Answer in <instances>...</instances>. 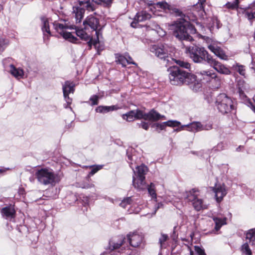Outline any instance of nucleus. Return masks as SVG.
I'll use <instances>...</instances> for the list:
<instances>
[{
    "instance_id": "1",
    "label": "nucleus",
    "mask_w": 255,
    "mask_h": 255,
    "mask_svg": "<svg viewBox=\"0 0 255 255\" xmlns=\"http://www.w3.org/2000/svg\"><path fill=\"white\" fill-rule=\"evenodd\" d=\"M173 34L177 38L180 40L191 41L192 37L189 35V32L191 33L195 32V29L189 23V21L184 19L177 21L172 25Z\"/></svg>"
},
{
    "instance_id": "2",
    "label": "nucleus",
    "mask_w": 255,
    "mask_h": 255,
    "mask_svg": "<svg viewBox=\"0 0 255 255\" xmlns=\"http://www.w3.org/2000/svg\"><path fill=\"white\" fill-rule=\"evenodd\" d=\"M185 53L194 62L197 63H200L203 61L208 63L212 58L204 47L197 45L186 47Z\"/></svg>"
},
{
    "instance_id": "3",
    "label": "nucleus",
    "mask_w": 255,
    "mask_h": 255,
    "mask_svg": "<svg viewBox=\"0 0 255 255\" xmlns=\"http://www.w3.org/2000/svg\"><path fill=\"white\" fill-rule=\"evenodd\" d=\"M35 176L39 182L45 185H54L59 181L57 175L52 169L46 168L37 170Z\"/></svg>"
},
{
    "instance_id": "4",
    "label": "nucleus",
    "mask_w": 255,
    "mask_h": 255,
    "mask_svg": "<svg viewBox=\"0 0 255 255\" xmlns=\"http://www.w3.org/2000/svg\"><path fill=\"white\" fill-rule=\"evenodd\" d=\"M216 106L219 111L225 114L235 109V103L232 98L225 94H220L216 98Z\"/></svg>"
},
{
    "instance_id": "5",
    "label": "nucleus",
    "mask_w": 255,
    "mask_h": 255,
    "mask_svg": "<svg viewBox=\"0 0 255 255\" xmlns=\"http://www.w3.org/2000/svg\"><path fill=\"white\" fill-rule=\"evenodd\" d=\"M53 25L55 30L59 33L65 39L73 43H76L77 38L70 32L66 31L67 29H74L72 26H69L65 22H61L55 21Z\"/></svg>"
},
{
    "instance_id": "6",
    "label": "nucleus",
    "mask_w": 255,
    "mask_h": 255,
    "mask_svg": "<svg viewBox=\"0 0 255 255\" xmlns=\"http://www.w3.org/2000/svg\"><path fill=\"white\" fill-rule=\"evenodd\" d=\"M169 78L171 84L177 85L183 84L187 72L177 66L168 69Z\"/></svg>"
},
{
    "instance_id": "7",
    "label": "nucleus",
    "mask_w": 255,
    "mask_h": 255,
    "mask_svg": "<svg viewBox=\"0 0 255 255\" xmlns=\"http://www.w3.org/2000/svg\"><path fill=\"white\" fill-rule=\"evenodd\" d=\"M150 51L158 58L165 60L170 55L172 48L167 45H154L151 47Z\"/></svg>"
},
{
    "instance_id": "8",
    "label": "nucleus",
    "mask_w": 255,
    "mask_h": 255,
    "mask_svg": "<svg viewBox=\"0 0 255 255\" xmlns=\"http://www.w3.org/2000/svg\"><path fill=\"white\" fill-rule=\"evenodd\" d=\"M83 24L84 29H88L89 27L93 31H96L97 41L99 42V38L102 36V32L100 29H98V27L100 26L99 19L93 15H90L84 21Z\"/></svg>"
},
{
    "instance_id": "9",
    "label": "nucleus",
    "mask_w": 255,
    "mask_h": 255,
    "mask_svg": "<svg viewBox=\"0 0 255 255\" xmlns=\"http://www.w3.org/2000/svg\"><path fill=\"white\" fill-rule=\"evenodd\" d=\"M198 191L195 189L187 192L186 198L189 201L192 202L194 209L197 211H200L207 207L203 204L202 199H198Z\"/></svg>"
},
{
    "instance_id": "10",
    "label": "nucleus",
    "mask_w": 255,
    "mask_h": 255,
    "mask_svg": "<svg viewBox=\"0 0 255 255\" xmlns=\"http://www.w3.org/2000/svg\"><path fill=\"white\" fill-rule=\"evenodd\" d=\"M208 48L215 55L223 60H227L228 56L220 46V43L213 40H209L208 42Z\"/></svg>"
},
{
    "instance_id": "11",
    "label": "nucleus",
    "mask_w": 255,
    "mask_h": 255,
    "mask_svg": "<svg viewBox=\"0 0 255 255\" xmlns=\"http://www.w3.org/2000/svg\"><path fill=\"white\" fill-rule=\"evenodd\" d=\"M76 35L79 37L81 39L85 41H88V45L90 48H91L92 45H94L96 48H97L98 51L102 50L98 47L97 44L99 43V42L97 41V39L93 40L92 37H91L83 29H76Z\"/></svg>"
},
{
    "instance_id": "12",
    "label": "nucleus",
    "mask_w": 255,
    "mask_h": 255,
    "mask_svg": "<svg viewBox=\"0 0 255 255\" xmlns=\"http://www.w3.org/2000/svg\"><path fill=\"white\" fill-rule=\"evenodd\" d=\"M197 75L195 76L194 74L187 72V75L185 76L183 84L190 85L191 88L193 90L197 91L201 86V83L197 80Z\"/></svg>"
},
{
    "instance_id": "13",
    "label": "nucleus",
    "mask_w": 255,
    "mask_h": 255,
    "mask_svg": "<svg viewBox=\"0 0 255 255\" xmlns=\"http://www.w3.org/2000/svg\"><path fill=\"white\" fill-rule=\"evenodd\" d=\"M154 8L162 9L166 12L175 14L176 15H180L181 13L178 9L164 1L157 2Z\"/></svg>"
},
{
    "instance_id": "14",
    "label": "nucleus",
    "mask_w": 255,
    "mask_h": 255,
    "mask_svg": "<svg viewBox=\"0 0 255 255\" xmlns=\"http://www.w3.org/2000/svg\"><path fill=\"white\" fill-rule=\"evenodd\" d=\"M212 190L215 193L216 200L218 203L222 201L227 193V189L224 184H216L215 187L212 188Z\"/></svg>"
},
{
    "instance_id": "15",
    "label": "nucleus",
    "mask_w": 255,
    "mask_h": 255,
    "mask_svg": "<svg viewBox=\"0 0 255 255\" xmlns=\"http://www.w3.org/2000/svg\"><path fill=\"white\" fill-rule=\"evenodd\" d=\"M211 61L208 64L212 67L218 72L225 75H229L231 74L230 69L226 67L221 63L216 61L213 57L211 59Z\"/></svg>"
},
{
    "instance_id": "16",
    "label": "nucleus",
    "mask_w": 255,
    "mask_h": 255,
    "mask_svg": "<svg viewBox=\"0 0 255 255\" xmlns=\"http://www.w3.org/2000/svg\"><path fill=\"white\" fill-rule=\"evenodd\" d=\"M128 241L131 246L137 248L140 246L143 241V237L142 235L133 233L127 236Z\"/></svg>"
},
{
    "instance_id": "17",
    "label": "nucleus",
    "mask_w": 255,
    "mask_h": 255,
    "mask_svg": "<svg viewBox=\"0 0 255 255\" xmlns=\"http://www.w3.org/2000/svg\"><path fill=\"white\" fill-rule=\"evenodd\" d=\"M151 18V15L145 11H141L136 13L134 18L133 21L131 23V27H136V23L138 22L143 21Z\"/></svg>"
},
{
    "instance_id": "18",
    "label": "nucleus",
    "mask_w": 255,
    "mask_h": 255,
    "mask_svg": "<svg viewBox=\"0 0 255 255\" xmlns=\"http://www.w3.org/2000/svg\"><path fill=\"white\" fill-rule=\"evenodd\" d=\"M145 177L135 178L132 177V185L134 187L138 190H143L146 189L147 185L145 181Z\"/></svg>"
},
{
    "instance_id": "19",
    "label": "nucleus",
    "mask_w": 255,
    "mask_h": 255,
    "mask_svg": "<svg viewBox=\"0 0 255 255\" xmlns=\"http://www.w3.org/2000/svg\"><path fill=\"white\" fill-rule=\"evenodd\" d=\"M214 73L211 71H202L197 73L198 78L203 83H211Z\"/></svg>"
},
{
    "instance_id": "20",
    "label": "nucleus",
    "mask_w": 255,
    "mask_h": 255,
    "mask_svg": "<svg viewBox=\"0 0 255 255\" xmlns=\"http://www.w3.org/2000/svg\"><path fill=\"white\" fill-rule=\"evenodd\" d=\"M73 15L77 23H80L83 18L85 10L80 6L73 7Z\"/></svg>"
},
{
    "instance_id": "21",
    "label": "nucleus",
    "mask_w": 255,
    "mask_h": 255,
    "mask_svg": "<svg viewBox=\"0 0 255 255\" xmlns=\"http://www.w3.org/2000/svg\"><path fill=\"white\" fill-rule=\"evenodd\" d=\"M184 127H187V130L192 132H197L204 129L203 125L199 122H193L190 124L183 125L181 127L183 129Z\"/></svg>"
},
{
    "instance_id": "22",
    "label": "nucleus",
    "mask_w": 255,
    "mask_h": 255,
    "mask_svg": "<svg viewBox=\"0 0 255 255\" xmlns=\"http://www.w3.org/2000/svg\"><path fill=\"white\" fill-rule=\"evenodd\" d=\"M126 238L123 236L119 237V239L116 240V239L109 242L110 248L112 250L117 249L124 245Z\"/></svg>"
},
{
    "instance_id": "23",
    "label": "nucleus",
    "mask_w": 255,
    "mask_h": 255,
    "mask_svg": "<svg viewBox=\"0 0 255 255\" xmlns=\"http://www.w3.org/2000/svg\"><path fill=\"white\" fill-rule=\"evenodd\" d=\"M1 213L3 217L11 219L14 217L15 211L12 206L6 207L1 209Z\"/></svg>"
},
{
    "instance_id": "24",
    "label": "nucleus",
    "mask_w": 255,
    "mask_h": 255,
    "mask_svg": "<svg viewBox=\"0 0 255 255\" xmlns=\"http://www.w3.org/2000/svg\"><path fill=\"white\" fill-rule=\"evenodd\" d=\"M136 171H135L133 169L134 175L135 178H141L145 177V175L148 171L147 167L144 165H141L138 166L136 168Z\"/></svg>"
},
{
    "instance_id": "25",
    "label": "nucleus",
    "mask_w": 255,
    "mask_h": 255,
    "mask_svg": "<svg viewBox=\"0 0 255 255\" xmlns=\"http://www.w3.org/2000/svg\"><path fill=\"white\" fill-rule=\"evenodd\" d=\"M120 108L117 105L111 106H100L96 109V111L100 113H107L111 111H116L119 109Z\"/></svg>"
},
{
    "instance_id": "26",
    "label": "nucleus",
    "mask_w": 255,
    "mask_h": 255,
    "mask_svg": "<svg viewBox=\"0 0 255 255\" xmlns=\"http://www.w3.org/2000/svg\"><path fill=\"white\" fill-rule=\"evenodd\" d=\"M75 85L73 82L66 81L63 85V95H69L74 91Z\"/></svg>"
},
{
    "instance_id": "27",
    "label": "nucleus",
    "mask_w": 255,
    "mask_h": 255,
    "mask_svg": "<svg viewBox=\"0 0 255 255\" xmlns=\"http://www.w3.org/2000/svg\"><path fill=\"white\" fill-rule=\"evenodd\" d=\"M10 72L17 79L23 78L24 72L22 69L20 68H16L13 65L10 66Z\"/></svg>"
},
{
    "instance_id": "28",
    "label": "nucleus",
    "mask_w": 255,
    "mask_h": 255,
    "mask_svg": "<svg viewBox=\"0 0 255 255\" xmlns=\"http://www.w3.org/2000/svg\"><path fill=\"white\" fill-rule=\"evenodd\" d=\"M161 115L154 111V110H151L148 113H146V120L150 121H157L160 120Z\"/></svg>"
},
{
    "instance_id": "29",
    "label": "nucleus",
    "mask_w": 255,
    "mask_h": 255,
    "mask_svg": "<svg viewBox=\"0 0 255 255\" xmlns=\"http://www.w3.org/2000/svg\"><path fill=\"white\" fill-rule=\"evenodd\" d=\"M213 220L215 223V229L216 231H219L222 226L227 224V218L226 217L221 218L219 217H213Z\"/></svg>"
},
{
    "instance_id": "30",
    "label": "nucleus",
    "mask_w": 255,
    "mask_h": 255,
    "mask_svg": "<svg viewBox=\"0 0 255 255\" xmlns=\"http://www.w3.org/2000/svg\"><path fill=\"white\" fill-rule=\"evenodd\" d=\"M79 2L80 6L84 9H86L90 11H93L95 9L94 4L89 0L85 1H80Z\"/></svg>"
},
{
    "instance_id": "31",
    "label": "nucleus",
    "mask_w": 255,
    "mask_h": 255,
    "mask_svg": "<svg viewBox=\"0 0 255 255\" xmlns=\"http://www.w3.org/2000/svg\"><path fill=\"white\" fill-rule=\"evenodd\" d=\"M246 239L249 240V243L255 246V228L250 230L246 234Z\"/></svg>"
},
{
    "instance_id": "32",
    "label": "nucleus",
    "mask_w": 255,
    "mask_h": 255,
    "mask_svg": "<svg viewBox=\"0 0 255 255\" xmlns=\"http://www.w3.org/2000/svg\"><path fill=\"white\" fill-rule=\"evenodd\" d=\"M239 93L240 96L244 97L245 96V90L246 89L247 85L245 82L243 80H240L238 81L237 84Z\"/></svg>"
},
{
    "instance_id": "33",
    "label": "nucleus",
    "mask_w": 255,
    "mask_h": 255,
    "mask_svg": "<svg viewBox=\"0 0 255 255\" xmlns=\"http://www.w3.org/2000/svg\"><path fill=\"white\" fill-rule=\"evenodd\" d=\"M194 251H193L189 247L188 250L190 252V255H206L204 250L199 246L194 247Z\"/></svg>"
},
{
    "instance_id": "34",
    "label": "nucleus",
    "mask_w": 255,
    "mask_h": 255,
    "mask_svg": "<svg viewBox=\"0 0 255 255\" xmlns=\"http://www.w3.org/2000/svg\"><path fill=\"white\" fill-rule=\"evenodd\" d=\"M41 21L43 24V26L42 27V29L43 32H44V38L45 37V33L46 32L48 35H50V31L49 29V22L48 21L46 17H42Z\"/></svg>"
},
{
    "instance_id": "35",
    "label": "nucleus",
    "mask_w": 255,
    "mask_h": 255,
    "mask_svg": "<svg viewBox=\"0 0 255 255\" xmlns=\"http://www.w3.org/2000/svg\"><path fill=\"white\" fill-rule=\"evenodd\" d=\"M212 79L210 83L212 86L214 88H218L221 85V79L215 73L212 75Z\"/></svg>"
},
{
    "instance_id": "36",
    "label": "nucleus",
    "mask_w": 255,
    "mask_h": 255,
    "mask_svg": "<svg viewBox=\"0 0 255 255\" xmlns=\"http://www.w3.org/2000/svg\"><path fill=\"white\" fill-rule=\"evenodd\" d=\"M123 119L128 122H131L135 119L134 111L132 110L122 115Z\"/></svg>"
},
{
    "instance_id": "37",
    "label": "nucleus",
    "mask_w": 255,
    "mask_h": 255,
    "mask_svg": "<svg viewBox=\"0 0 255 255\" xmlns=\"http://www.w3.org/2000/svg\"><path fill=\"white\" fill-rule=\"evenodd\" d=\"M146 188L148 192L152 198L156 199L157 195L156 193L155 185L153 183H151L149 185H147Z\"/></svg>"
},
{
    "instance_id": "38",
    "label": "nucleus",
    "mask_w": 255,
    "mask_h": 255,
    "mask_svg": "<svg viewBox=\"0 0 255 255\" xmlns=\"http://www.w3.org/2000/svg\"><path fill=\"white\" fill-rule=\"evenodd\" d=\"M175 62L180 67L187 69H189L191 67L190 64L186 61L179 59L174 60Z\"/></svg>"
},
{
    "instance_id": "39",
    "label": "nucleus",
    "mask_w": 255,
    "mask_h": 255,
    "mask_svg": "<svg viewBox=\"0 0 255 255\" xmlns=\"http://www.w3.org/2000/svg\"><path fill=\"white\" fill-rule=\"evenodd\" d=\"M134 111L135 119L140 120L143 119L146 120V113H145L142 111L138 109Z\"/></svg>"
},
{
    "instance_id": "40",
    "label": "nucleus",
    "mask_w": 255,
    "mask_h": 255,
    "mask_svg": "<svg viewBox=\"0 0 255 255\" xmlns=\"http://www.w3.org/2000/svg\"><path fill=\"white\" fill-rule=\"evenodd\" d=\"M88 168H91V171L89 173V176H92L96 172H97L99 170L103 168V165H91L87 166Z\"/></svg>"
},
{
    "instance_id": "41",
    "label": "nucleus",
    "mask_w": 255,
    "mask_h": 255,
    "mask_svg": "<svg viewBox=\"0 0 255 255\" xmlns=\"http://www.w3.org/2000/svg\"><path fill=\"white\" fill-rule=\"evenodd\" d=\"M244 13L245 17L247 18L249 20H252V19L255 18V11H253L250 9L245 10Z\"/></svg>"
},
{
    "instance_id": "42",
    "label": "nucleus",
    "mask_w": 255,
    "mask_h": 255,
    "mask_svg": "<svg viewBox=\"0 0 255 255\" xmlns=\"http://www.w3.org/2000/svg\"><path fill=\"white\" fill-rule=\"evenodd\" d=\"M242 251L245 255H252V254L248 243H245L242 246Z\"/></svg>"
},
{
    "instance_id": "43",
    "label": "nucleus",
    "mask_w": 255,
    "mask_h": 255,
    "mask_svg": "<svg viewBox=\"0 0 255 255\" xmlns=\"http://www.w3.org/2000/svg\"><path fill=\"white\" fill-rule=\"evenodd\" d=\"M113 0H93V1L96 4L107 6L110 5Z\"/></svg>"
},
{
    "instance_id": "44",
    "label": "nucleus",
    "mask_w": 255,
    "mask_h": 255,
    "mask_svg": "<svg viewBox=\"0 0 255 255\" xmlns=\"http://www.w3.org/2000/svg\"><path fill=\"white\" fill-rule=\"evenodd\" d=\"M117 61L121 64L123 66H126L127 64V57L121 55L117 56Z\"/></svg>"
},
{
    "instance_id": "45",
    "label": "nucleus",
    "mask_w": 255,
    "mask_h": 255,
    "mask_svg": "<svg viewBox=\"0 0 255 255\" xmlns=\"http://www.w3.org/2000/svg\"><path fill=\"white\" fill-rule=\"evenodd\" d=\"M165 126L166 127H176L180 125V123L177 121H168L167 122H165Z\"/></svg>"
},
{
    "instance_id": "46",
    "label": "nucleus",
    "mask_w": 255,
    "mask_h": 255,
    "mask_svg": "<svg viewBox=\"0 0 255 255\" xmlns=\"http://www.w3.org/2000/svg\"><path fill=\"white\" fill-rule=\"evenodd\" d=\"M152 127L154 128L156 130H163L166 128L165 122L162 123H155L152 125Z\"/></svg>"
},
{
    "instance_id": "47",
    "label": "nucleus",
    "mask_w": 255,
    "mask_h": 255,
    "mask_svg": "<svg viewBox=\"0 0 255 255\" xmlns=\"http://www.w3.org/2000/svg\"><path fill=\"white\" fill-rule=\"evenodd\" d=\"M132 200L130 197H128L124 199L120 204V206L124 208H126L128 205H130L131 203Z\"/></svg>"
},
{
    "instance_id": "48",
    "label": "nucleus",
    "mask_w": 255,
    "mask_h": 255,
    "mask_svg": "<svg viewBox=\"0 0 255 255\" xmlns=\"http://www.w3.org/2000/svg\"><path fill=\"white\" fill-rule=\"evenodd\" d=\"M168 239V236L166 234H161L160 238L159 239V243L160 245V247L163 246L164 243Z\"/></svg>"
},
{
    "instance_id": "49",
    "label": "nucleus",
    "mask_w": 255,
    "mask_h": 255,
    "mask_svg": "<svg viewBox=\"0 0 255 255\" xmlns=\"http://www.w3.org/2000/svg\"><path fill=\"white\" fill-rule=\"evenodd\" d=\"M236 70L242 76H245L246 74V70L245 67L243 65H237Z\"/></svg>"
},
{
    "instance_id": "50",
    "label": "nucleus",
    "mask_w": 255,
    "mask_h": 255,
    "mask_svg": "<svg viewBox=\"0 0 255 255\" xmlns=\"http://www.w3.org/2000/svg\"><path fill=\"white\" fill-rule=\"evenodd\" d=\"M7 45V41L3 38H0V52L3 51Z\"/></svg>"
},
{
    "instance_id": "51",
    "label": "nucleus",
    "mask_w": 255,
    "mask_h": 255,
    "mask_svg": "<svg viewBox=\"0 0 255 255\" xmlns=\"http://www.w3.org/2000/svg\"><path fill=\"white\" fill-rule=\"evenodd\" d=\"M238 4V0H235L233 2H228L226 3V6L228 8L234 9L237 7Z\"/></svg>"
},
{
    "instance_id": "52",
    "label": "nucleus",
    "mask_w": 255,
    "mask_h": 255,
    "mask_svg": "<svg viewBox=\"0 0 255 255\" xmlns=\"http://www.w3.org/2000/svg\"><path fill=\"white\" fill-rule=\"evenodd\" d=\"M99 96L97 95H93L92 96L90 99V101L92 102V105H97L98 104V100H99Z\"/></svg>"
},
{
    "instance_id": "53",
    "label": "nucleus",
    "mask_w": 255,
    "mask_h": 255,
    "mask_svg": "<svg viewBox=\"0 0 255 255\" xmlns=\"http://www.w3.org/2000/svg\"><path fill=\"white\" fill-rule=\"evenodd\" d=\"M69 95H64V97L65 98V100L67 103V105L65 107V108H67L69 107V106L71 104L72 100L70 98H69Z\"/></svg>"
},
{
    "instance_id": "54",
    "label": "nucleus",
    "mask_w": 255,
    "mask_h": 255,
    "mask_svg": "<svg viewBox=\"0 0 255 255\" xmlns=\"http://www.w3.org/2000/svg\"><path fill=\"white\" fill-rule=\"evenodd\" d=\"M139 127L145 130H147L149 128V124L145 122H141L139 125Z\"/></svg>"
},
{
    "instance_id": "55",
    "label": "nucleus",
    "mask_w": 255,
    "mask_h": 255,
    "mask_svg": "<svg viewBox=\"0 0 255 255\" xmlns=\"http://www.w3.org/2000/svg\"><path fill=\"white\" fill-rule=\"evenodd\" d=\"M127 64H135V63L132 61V58L130 56H128L127 57Z\"/></svg>"
},
{
    "instance_id": "56",
    "label": "nucleus",
    "mask_w": 255,
    "mask_h": 255,
    "mask_svg": "<svg viewBox=\"0 0 255 255\" xmlns=\"http://www.w3.org/2000/svg\"><path fill=\"white\" fill-rule=\"evenodd\" d=\"M94 185L93 184H88V185H85L84 186H83V187L84 188H91L92 187H93Z\"/></svg>"
},
{
    "instance_id": "57",
    "label": "nucleus",
    "mask_w": 255,
    "mask_h": 255,
    "mask_svg": "<svg viewBox=\"0 0 255 255\" xmlns=\"http://www.w3.org/2000/svg\"><path fill=\"white\" fill-rule=\"evenodd\" d=\"M199 0L201 3L202 7H203V5L204 3L206 1V0Z\"/></svg>"
},
{
    "instance_id": "58",
    "label": "nucleus",
    "mask_w": 255,
    "mask_h": 255,
    "mask_svg": "<svg viewBox=\"0 0 255 255\" xmlns=\"http://www.w3.org/2000/svg\"><path fill=\"white\" fill-rule=\"evenodd\" d=\"M160 119H161V120H166V117H165V116H164L163 115H161Z\"/></svg>"
},
{
    "instance_id": "59",
    "label": "nucleus",
    "mask_w": 255,
    "mask_h": 255,
    "mask_svg": "<svg viewBox=\"0 0 255 255\" xmlns=\"http://www.w3.org/2000/svg\"><path fill=\"white\" fill-rule=\"evenodd\" d=\"M4 171V169H2V168H0V173H2L3 172V171Z\"/></svg>"
},
{
    "instance_id": "60",
    "label": "nucleus",
    "mask_w": 255,
    "mask_h": 255,
    "mask_svg": "<svg viewBox=\"0 0 255 255\" xmlns=\"http://www.w3.org/2000/svg\"><path fill=\"white\" fill-rule=\"evenodd\" d=\"M241 147V146H239V147L237 148V150H239V149Z\"/></svg>"
},
{
    "instance_id": "61",
    "label": "nucleus",
    "mask_w": 255,
    "mask_h": 255,
    "mask_svg": "<svg viewBox=\"0 0 255 255\" xmlns=\"http://www.w3.org/2000/svg\"><path fill=\"white\" fill-rule=\"evenodd\" d=\"M254 38H255V33H254Z\"/></svg>"
},
{
    "instance_id": "62",
    "label": "nucleus",
    "mask_w": 255,
    "mask_h": 255,
    "mask_svg": "<svg viewBox=\"0 0 255 255\" xmlns=\"http://www.w3.org/2000/svg\"><path fill=\"white\" fill-rule=\"evenodd\" d=\"M1 7V5H0V8Z\"/></svg>"
}]
</instances>
